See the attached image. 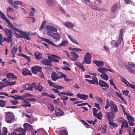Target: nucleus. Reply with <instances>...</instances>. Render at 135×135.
<instances>
[{"label":"nucleus","instance_id":"34","mask_svg":"<svg viewBox=\"0 0 135 135\" xmlns=\"http://www.w3.org/2000/svg\"><path fill=\"white\" fill-rule=\"evenodd\" d=\"M29 124L27 123H25L23 125V126L24 128V129H23L22 128H21L22 129V131L23 132H24L25 133V132L26 131L27 129V127H28Z\"/></svg>","mask_w":135,"mask_h":135},{"label":"nucleus","instance_id":"56","mask_svg":"<svg viewBox=\"0 0 135 135\" xmlns=\"http://www.w3.org/2000/svg\"><path fill=\"white\" fill-rule=\"evenodd\" d=\"M10 102L12 103L13 105H16L18 103V102L17 101L11 100L10 101Z\"/></svg>","mask_w":135,"mask_h":135},{"label":"nucleus","instance_id":"64","mask_svg":"<svg viewBox=\"0 0 135 135\" xmlns=\"http://www.w3.org/2000/svg\"><path fill=\"white\" fill-rule=\"evenodd\" d=\"M128 86H129L131 88L135 89V86L133 85H132L129 82H128Z\"/></svg>","mask_w":135,"mask_h":135},{"label":"nucleus","instance_id":"8","mask_svg":"<svg viewBox=\"0 0 135 135\" xmlns=\"http://www.w3.org/2000/svg\"><path fill=\"white\" fill-rule=\"evenodd\" d=\"M0 13L1 14V18L3 20H5L8 24V25L11 27L13 25L11 23L9 20L6 17L4 14L1 11H0Z\"/></svg>","mask_w":135,"mask_h":135},{"label":"nucleus","instance_id":"27","mask_svg":"<svg viewBox=\"0 0 135 135\" xmlns=\"http://www.w3.org/2000/svg\"><path fill=\"white\" fill-rule=\"evenodd\" d=\"M12 36L7 37V38L4 37V40L3 41V42L4 41H6L7 43H9L13 41L12 38Z\"/></svg>","mask_w":135,"mask_h":135},{"label":"nucleus","instance_id":"55","mask_svg":"<svg viewBox=\"0 0 135 135\" xmlns=\"http://www.w3.org/2000/svg\"><path fill=\"white\" fill-rule=\"evenodd\" d=\"M97 100L100 104H102L103 101L102 98L98 97H97L96 98Z\"/></svg>","mask_w":135,"mask_h":135},{"label":"nucleus","instance_id":"30","mask_svg":"<svg viewBox=\"0 0 135 135\" xmlns=\"http://www.w3.org/2000/svg\"><path fill=\"white\" fill-rule=\"evenodd\" d=\"M122 119L123 120V121L122 122V123L121 126L122 128H123V127L128 128L129 126L126 120H123V119Z\"/></svg>","mask_w":135,"mask_h":135},{"label":"nucleus","instance_id":"15","mask_svg":"<svg viewBox=\"0 0 135 135\" xmlns=\"http://www.w3.org/2000/svg\"><path fill=\"white\" fill-rule=\"evenodd\" d=\"M70 54L71 55L72 57L71 59L72 61H75L79 57V56L74 52H71Z\"/></svg>","mask_w":135,"mask_h":135},{"label":"nucleus","instance_id":"25","mask_svg":"<svg viewBox=\"0 0 135 135\" xmlns=\"http://www.w3.org/2000/svg\"><path fill=\"white\" fill-rule=\"evenodd\" d=\"M47 4L50 6H53L55 5V2L53 0H46Z\"/></svg>","mask_w":135,"mask_h":135},{"label":"nucleus","instance_id":"9","mask_svg":"<svg viewBox=\"0 0 135 135\" xmlns=\"http://www.w3.org/2000/svg\"><path fill=\"white\" fill-rule=\"evenodd\" d=\"M106 114L107 115L108 122L113 120L115 118V113L111 112H107L106 113Z\"/></svg>","mask_w":135,"mask_h":135},{"label":"nucleus","instance_id":"14","mask_svg":"<svg viewBox=\"0 0 135 135\" xmlns=\"http://www.w3.org/2000/svg\"><path fill=\"white\" fill-rule=\"evenodd\" d=\"M34 56L35 59L38 60L43 58L42 54L38 52H35L34 54Z\"/></svg>","mask_w":135,"mask_h":135},{"label":"nucleus","instance_id":"26","mask_svg":"<svg viewBox=\"0 0 135 135\" xmlns=\"http://www.w3.org/2000/svg\"><path fill=\"white\" fill-rule=\"evenodd\" d=\"M65 26L69 28H71L74 26V25L71 23L69 22H67L64 24Z\"/></svg>","mask_w":135,"mask_h":135},{"label":"nucleus","instance_id":"35","mask_svg":"<svg viewBox=\"0 0 135 135\" xmlns=\"http://www.w3.org/2000/svg\"><path fill=\"white\" fill-rule=\"evenodd\" d=\"M59 135H68V132L66 130H61L60 131Z\"/></svg>","mask_w":135,"mask_h":135},{"label":"nucleus","instance_id":"33","mask_svg":"<svg viewBox=\"0 0 135 135\" xmlns=\"http://www.w3.org/2000/svg\"><path fill=\"white\" fill-rule=\"evenodd\" d=\"M113 120H112L111 121H109V124L113 126V128H115L118 127V124H117L114 122H113Z\"/></svg>","mask_w":135,"mask_h":135},{"label":"nucleus","instance_id":"20","mask_svg":"<svg viewBox=\"0 0 135 135\" xmlns=\"http://www.w3.org/2000/svg\"><path fill=\"white\" fill-rule=\"evenodd\" d=\"M76 96L78 98L84 100H86L89 97L87 95L83 94H77Z\"/></svg>","mask_w":135,"mask_h":135},{"label":"nucleus","instance_id":"28","mask_svg":"<svg viewBox=\"0 0 135 135\" xmlns=\"http://www.w3.org/2000/svg\"><path fill=\"white\" fill-rule=\"evenodd\" d=\"M68 43L67 41H63L59 45H57L58 46H56L57 47H60V46L62 47V46H66L68 45Z\"/></svg>","mask_w":135,"mask_h":135},{"label":"nucleus","instance_id":"4","mask_svg":"<svg viewBox=\"0 0 135 135\" xmlns=\"http://www.w3.org/2000/svg\"><path fill=\"white\" fill-rule=\"evenodd\" d=\"M18 32H19V33L22 34V35H21L16 33H15L19 36V38H24L29 40H31V38L29 37V35L27 34L26 32L20 30Z\"/></svg>","mask_w":135,"mask_h":135},{"label":"nucleus","instance_id":"37","mask_svg":"<svg viewBox=\"0 0 135 135\" xmlns=\"http://www.w3.org/2000/svg\"><path fill=\"white\" fill-rule=\"evenodd\" d=\"M54 58L52 60L53 61H54V62H59V60L57 59V58H58L59 59H61L60 57H58L57 56L55 55H54Z\"/></svg>","mask_w":135,"mask_h":135},{"label":"nucleus","instance_id":"46","mask_svg":"<svg viewBox=\"0 0 135 135\" xmlns=\"http://www.w3.org/2000/svg\"><path fill=\"white\" fill-rule=\"evenodd\" d=\"M62 94H64V95L67 96H72L74 95V94L71 93L69 90L67 91L66 92H64V93H62Z\"/></svg>","mask_w":135,"mask_h":135},{"label":"nucleus","instance_id":"21","mask_svg":"<svg viewBox=\"0 0 135 135\" xmlns=\"http://www.w3.org/2000/svg\"><path fill=\"white\" fill-rule=\"evenodd\" d=\"M93 63L96 64L98 67H102L104 65V62L102 61L94 60L93 61Z\"/></svg>","mask_w":135,"mask_h":135},{"label":"nucleus","instance_id":"2","mask_svg":"<svg viewBox=\"0 0 135 135\" xmlns=\"http://www.w3.org/2000/svg\"><path fill=\"white\" fill-rule=\"evenodd\" d=\"M6 117L5 120L6 122L8 123H11L15 120V118L13 114L11 112H5Z\"/></svg>","mask_w":135,"mask_h":135},{"label":"nucleus","instance_id":"49","mask_svg":"<svg viewBox=\"0 0 135 135\" xmlns=\"http://www.w3.org/2000/svg\"><path fill=\"white\" fill-rule=\"evenodd\" d=\"M33 67L37 71L40 72L42 69L41 67H39L37 66H35Z\"/></svg>","mask_w":135,"mask_h":135},{"label":"nucleus","instance_id":"47","mask_svg":"<svg viewBox=\"0 0 135 135\" xmlns=\"http://www.w3.org/2000/svg\"><path fill=\"white\" fill-rule=\"evenodd\" d=\"M7 12L9 13H13L14 12V10L12 8L8 7L7 8Z\"/></svg>","mask_w":135,"mask_h":135},{"label":"nucleus","instance_id":"19","mask_svg":"<svg viewBox=\"0 0 135 135\" xmlns=\"http://www.w3.org/2000/svg\"><path fill=\"white\" fill-rule=\"evenodd\" d=\"M55 114L57 116H61L63 115L64 113L60 109L58 108L55 109Z\"/></svg>","mask_w":135,"mask_h":135},{"label":"nucleus","instance_id":"23","mask_svg":"<svg viewBox=\"0 0 135 135\" xmlns=\"http://www.w3.org/2000/svg\"><path fill=\"white\" fill-rule=\"evenodd\" d=\"M6 76L8 78H13L17 79V77L16 75H14L13 74L11 73H8L6 75Z\"/></svg>","mask_w":135,"mask_h":135},{"label":"nucleus","instance_id":"13","mask_svg":"<svg viewBox=\"0 0 135 135\" xmlns=\"http://www.w3.org/2000/svg\"><path fill=\"white\" fill-rule=\"evenodd\" d=\"M98 71L102 74L105 73L107 71H108L111 72H114V71L110 69H106L104 68H99L97 69Z\"/></svg>","mask_w":135,"mask_h":135},{"label":"nucleus","instance_id":"11","mask_svg":"<svg viewBox=\"0 0 135 135\" xmlns=\"http://www.w3.org/2000/svg\"><path fill=\"white\" fill-rule=\"evenodd\" d=\"M34 87L35 88L36 90H38L40 91H42L43 89V87L42 85H40V82L37 84L35 82Z\"/></svg>","mask_w":135,"mask_h":135},{"label":"nucleus","instance_id":"58","mask_svg":"<svg viewBox=\"0 0 135 135\" xmlns=\"http://www.w3.org/2000/svg\"><path fill=\"white\" fill-rule=\"evenodd\" d=\"M14 4L16 5H20L22 3L21 2L19 1H15L14 2Z\"/></svg>","mask_w":135,"mask_h":135},{"label":"nucleus","instance_id":"12","mask_svg":"<svg viewBox=\"0 0 135 135\" xmlns=\"http://www.w3.org/2000/svg\"><path fill=\"white\" fill-rule=\"evenodd\" d=\"M60 76L54 71H52L51 73V78L53 81H56L58 79L61 78Z\"/></svg>","mask_w":135,"mask_h":135},{"label":"nucleus","instance_id":"40","mask_svg":"<svg viewBox=\"0 0 135 135\" xmlns=\"http://www.w3.org/2000/svg\"><path fill=\"white\" fill-rule=\"evenodd\" d=\"M35 84V83H33L32 84L30 85L28 87L27 90H30L31 91H32L33 89L34 88V84Z\"/></svg>","mask_w":135,"mask_h":135},{"label":"nucleus","instance_id":"52","mask_svg":"<svg viewBox=\"0 0 135 135\" xmlns=\"http://www.w3.org/2000/svg\"><path fill=\"white\" fill-rule=\"evenodd\" d=\"M128 64L132 68H135V64L133 62H129Z\"/></svg>","mask_w":135,"mask_h":135},{"label":"nucleus","instance_id":"36","mask_svg":"<svg viewBox=\"0 0 135 135\" xmlns=\"http://www.w3.org/2000/svg\"><path fill=\"white\" fill-rule=\"evenodd\" d=\"M91 8L95 11H102V9L99 8L97 6H91Z\"/></svg>","mask_w":135,"mask_h":135},{"label":"nucleus","instance_id":"17","mask_svg":"<svg viewBox=\"0 0 135 135\" xmlns=\"http://www.w3.org/2000/svg\"><path fill=\"white\" fill-rule=\"evenodd\" d=\"M22 73L24 76H26L27 75H32L31 72L27 68H24L22 71Z\"/></svg>","mask_w":135,"mask_h":135},{"label":"nucleus","instance_id":"60","mask_svg":"<svg viewBox=\"0 0 135 135\" xmlns=\"http://www.w3.org/2000/svg\"><path fill=\"white\" fill-rule=\"evenodd\" d=\"M54 55L52 54L51 55V56H48V60H50L51 61H52V60L53 59L54 55Z\"/></svg>","mask_w":135,"mask_h":135},{"label":"nucleus","instance_id":"43","mask_svg":"<svg viewBox=\"0 0 135 135\" xmlns=\"http://www.w3.org/2000/svg\"><path fill=\"white\" fill-rule=\"evenodd\" d=\"M125 29L124 28L121 29L120 30V33L119 34L118 36L122 38L123 37L122 36H123V32H124L125 31Z\"/></svg>","mask_w":135,"mask_h":135},{"label":"nucleus","instance_id":"5","mask_svg":"<svg viewBox=\"0 0 135 135\" xmlns=\"http://www.w3.org/2000/svg\"><path fill=\"white\" fill-rule=\"evenodd\" d=\"M99 84L102 87V89L104 91L109 89V86L108 84L102 80H100L99 82Z\"/></svg>","mask_w":135,"mask_h":135},{"label":"nucleus","instance_id":"31","mask_svg":"<svg viewBox=\"0 0 135 135\" xmlns=\"http://www.w3.org/2000/svg\"><path fill=\"white\" fill-rule=\"evenodd\" d=\"M20 56L27 59L28 63H29L31 62V60L29 56H27L24 54H21Z\"/></svg>","mask_w":135,"mask_h":135},{"label":"nucleus","instance_id":"53","mask_svg":"<svg viewBox=\"0 0 135 135\" xmlns=\"http://www.w3.org/2000/svg\"><path fill=\"white\" fill-rule=\"evenodd\" d=\"M69 49L70 50L77 52L79 51H80L82 50V49H77L75 48H70Z\"/></svg>","mask_w":135,"mask_h":135},{"label":"nucleus","instance_id":"38","mask_svg":"<svg viewBox=\"0 0 135 135\" xmlns=\"http://www.w3.org/2000/svg\"><path fill=\"white\" fill-rule=\"evenodd\" d=\"M22 106L26 107H31V105L30 104L29 102L26 100H25L24 102V104L22 105Z\"/></svg>","mask_w":135,"mask_h":135},{"label":"nucleus","instance_id":"3","mask_svg":"<svg viewBox=\"0 0 135 135\" xmlns=\"http://www.w3.org/2000/svg\"><path fill=\"white\" fill-rule=\"evenodd\" d=\"M91 54L89 52L86 53L84 57V60L82 62V64H90L91 63Z\"/></svg>","mask_w":135,"mask_h":135},{"label":"nucleus","instance_id":"50","mask_svg":"<svg viewBox=\"0 0 135 135\" xmlns=\"http://www.w3.org/2000/svg\"><path fill=\"white\" fill-rule=\"evenodd\" d=\"M16 83V81L12 82H8L7 83V84L6 85H4V86H7L8 85H10V86L14 85Z\"/></svg>","mask_w":135,"mask_h":135},{"label":"nucleus","instance_id":"10","mask_svg":"<svg viewBox=\"0 0 135 135\" xmlns=\"http://www.w3.org/2000/svg\"><path fill=\"white\" fill-rule=\"evenodd\" d=\"M41 62L42 64L46 65L52 66V65L51 64L52 61L46 58H44L41 61Z\"/></svg>","mask_w":135,"mask_h":135},{"label":"nucleus","instance_id":"63","mask_svg":"<svg viewBox=\"0 0 135 135\" xmlns=\"http://www.w3.org/2000/svg\"><path fill=\"white\" fill-rule=\"evenodd\" d=\"M32 72L33 73L36 74L37 73V71L33 67L32 68Z\"/></svg>","mask_w":135,"mask_h":135},{"label":"nucleus","instance_id":"32","mask_svg":"<svg viewBox=\"0 0 135 135\" xmlns=\"http://www.w3.org/2000/svg\"><path fill=\"white\" fill-rule=\"evenodd\" d=\"M100 76L102 78L105 80H108L109 78L108 76L105 73L101 74Z\"/></svg>","mask_w":135,"mask_h":135},{"label":"nucleus","instance_id":"42","mask_svg":"<svg viewBox=\"0 0 135 135\" xmlns=\"http://www.w3.org/2000/svg\"><path fill=\"white\" fill-rule=\"evenodd\" d=\"M117 7V4H116L113 5L111 7V11L112 12H114Z\"/></svg>","mask_w":135,"mask_h":135},{"label":"nucleus","instance_id":"22","mask_svg":"<svg viewBox=\"0 0 135 135\" xmlns=\"http://www.w3.org/2000/svg\"><path fill=\"white\" fill-rule=\"evenodd\" d=\"M92 78V80H91V81H92L91 82V84L98 85L99 82L97 78L95 76H93Z\"/></svg>","mask_w":135,"mask_h":135},{"label":"nucleus","instance_id":"48","mask_svg":"<svg viewBox=\"0 0 135 135\" xmlns=\"http://www.w3.org/2000/svg\"><path fill=\"white\" fill-rule=\"evenodd\" d=\"M6 102L3 100H0V107H3L5 105V104Z\"/></svg>","mask_w":135,"mask_h":135},{"label":"nucleus","instance_id":"59","mask_svg":"<svg viewBox=\"0 0 135 135\" xmlns=\"http://www.w3.org/2000/svg\"><path fill=\"white\" fill-rule=\"evenodd\" d=\"M123 41V37L122 38L118 36V40H117V42L120 44L121 43V41Z\"/></svg>","mask_w":135,"mask_h":135},{"label":"nucleus","instance_id":"24","mask_svg":"<svg viewBox=\"0 0 135 135\" xmlns=\"http://www.w3.org/2000/svg\"><path fill=\"white\" fill-rule=\"evenodd\" d=\"M43 41H44L46 42L48 44L51 45H53L55 46H58L57 45L53 43L52 41H50L49 40L47 39L43 38Z\"/></svg>","mask_w":135,"mask_h":135},{"label":"nucleus","instance_id":"54","mask_svg":"<svg viewBox=\"0 0 135 135\" xmlns=\"http://www.w3.org/2000/svg\"><path fill=\"white\" fill-rule=\"evenodd\" d=\"M93 114L94 116H96L97 115V113L98 112V110L96 109L95 108H93Z\"/></svg>","mask_w":135,"mask_h":135},{"label":"nucleus","instance_id":"29","mask_svg":"<svg viewBox=\"0 0 135 135\" xmlns=\"http://www.w3.org/2000/svg\"><path fill=\"white\" fill-rule=\"evenodd\" d=\"M3 133L1 134V131L0 129V135H7V129L6 127H3Z\"/></svg>","mask_w":135,"mask_h":135},{"label":"nucleus","instance_id":"45","mask_svg":"<svg viewBox=\"0 0 135 135\" xmlns=\"http://www.w3.org/2000/svg\"><path fill=\"white\" fill-rule=\"evenodd\" d=\"M126 115L127 118L129 120V121H134V119L132 116H130L128 114H127Z\"/></svg>","mask_w":135,"mask_h":135},{"label":"nucleus","instance_id":"18","mask_svg":"<svg viewBox=\"0 0 135 135\" xmlns=\"http://www.w3.org/2000/svg\"><path fill=\"white\" fill-rule=\"evenodd\" d=\"M82 63H81L79 62H75L74 64L78 66L79 68L81 69L82 71L84 72L85 71V69Z\"/></svg>","mask_w":135,"mask_h":135},{"label":"nucleus","instance_id":"51","mask_svg":"<svg viewBox=\"0 0 135 135\" xmlns=\"http://www.w3.org/2000/svg\"><path fill=\"white\" fill-rule=\"evenodd\" d=\"M13 99L15 100H16L18 99H21L23 100H24V99L22 98L21 96L17 95H16V96H14Z\"/></svg>","mask_w":135,"mask_h":135},{"label":"nucleus","instance_id":"6","mask_svg":"<svg viewBox=\"0 0 135 135\" xmlns=\"http://www.w3.org/2000/svg\"><path fill=\"white\" fill-rule=\"evenodd\" d=\"M110 112L114 113H117L118 112V109L116 105L112 101L110 102Z\"/></svg>","mask_w":135,"mask_h":135},{"label":"nucleus","instance_id":"39","mask_svg":"<svg viewBox=\"0 0 135 135\" xmlns=\"http://www.w3.org/2000/svg\"><path fill=\"white\" fill-rule=\"evenodd\" d=\"M48 108L49 109L51 112H53L54 110V106L53 105L51 104L48 105Z\"/></svg>","mask_w":135,"mask_h":135},{"label":"nucleus","instance_id":"57","mask_svg":"<svg viewBox=\"0 0 135 135\" xmlns=\"http://www.w3.org/2000/svg\"><path fill=\"white\" fill-rule=\"evenodd\" d=\"M124 83L127 85H128V84L129 82L124 78H123L121 80Z\"/></svg>","mask_w":135,"mask_h":135},{"label":"nucleus","instance_id":"44","mask_svg":"<svg viewBox=\"0 0 135 135\" xmlns=\"http://www.w3.org/2000/svg\"><path fill=\"white\" fill-rule=\"evenodd\" d=\"M97 115L96 116V117L98 119L101 120L102 119V117L103 116L102 113L100 112L98 114H97Z\"/></svg>","mask_w":135,"mask_h":135},{"label":"nucleus","instance_id":"62","mask_svg":"<svg viewBox=\"0 0 135 135\" xmlns=\"http://www.w3.org/2000/svg\"><path fill=\"white\" fill-rule=\"evenodd\" d=\"M128 91L127 90H125L124 91H123V94L124 95L127 96L128 95Z\"/></svg>","mask_w":135,"mask_h":135},{"label":"nucleus","instance_id":"1","mask_svg":"<svg viewBox=\"0 0 135 135\" xmlns=\"http://www.w3.org/2000/svg\"><path fill=\"white\" fill-rule=\"evenodd\" d=\"M46 28L48 30L47 32V34L53 37L56 41H59L61 38L60 35L57 32H56L57 29L49 25L47 26Z\"/></svg>","mask_w":135,"mask_h":135},{"label":"nucleus","instance_id":"16","mask_svg":"<svg viewBox=\"0 0 135 135\" xmlns=\"http://www.w3.org/2000/svg\"><path fill=\"white\" fill-rule=\"evenodd\" d=\"M3 31L7 37L12 36V32L11 30L4 28V29Z\"/></svg>","mask_w":135,"mask_h":135},{"label":"nucleus","instance_id":"7","mask_svg":"<svg viewBox=\"0 0 135 135\" xmlns=\"http://www.w3.org/2000/svg\"><path fill=\"white\" fill-rule=\"evenodd\" d=\"M22 129L21 128H17L15 130L12 135H25V133L22 132Z\"/></svg>","mask_w":135,"mask_h":135},{"label":"nucleus","instance_id":"61","mask_svg":"<svg viewBox=\"0 0 135 135\" xmlns=\"http://www.w3.org/2000/svg\"><path fill=\"white\" fill-rule=\"evenodd\" d=\"M128 70L131 73L133 74H135V71L131 68H129Z\"/></svg>","mask_w":135,"mask_h":135},{"label":"nucleus","instance_id":"41","mask_svg":"<svg viewBox=\"0 0 135 135\" xmlns=\"http://www.w3.org/2000/svg\"><path fill=\"white\" fill-rule=\"evenodd\" d=\"M53 87L54 88H56L57 89L61 90L64 88V87L60 85H56L55 84H53Z\"/></svg>","mask_w":135,"mask_h":135}]
</instances>
